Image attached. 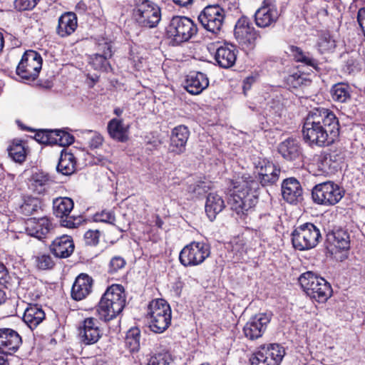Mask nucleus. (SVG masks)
<instances>
[{"label":"nucleus","mask_w":365,"mask_h":365,"mask_svg":"<svg viewBox=\"0 0 365 365\" xmlns=\"http://www.w3.org/2000/svg\"><path fill=\"white\" fill-rule=\"evenodd\" d=\"M278 152L287 160H302L303 158L302 148L296 138H289L280 143Z\"/></svg>","instance_id":"obj_23"},{"label":"nucleus","mask_w":365,"mask_h":365,"mask_svg":"<svg viewBox=\"0 0 365 365\" xmlns=\"http://www.w3.org/2000/svg\"><path fill=\"white\" fill-rule=\"evenodd\" d=\"M344 195V190L333 181H326L316 185L312 191L313 201L324 206L337 204Z\"/></svg>","instance_id":"obj_8"},{"label":"nucleus","mask_w":365,"mask_h":365,"mask_svg":"<svg viewBox=\"0 0 365 365\" xmlns=\"http://www.w3.org/2000/svg\"><path fill=\"white\" fill-rule=\"evenodd\" d=\"M190 135L188 128L180 125L174 128L171 132L169 151L176 155H180L185 151L186 144Z\"/></svg>","instance_id":"obj_22"},{"label":"nucleus","mask_w":365,"mask_h":365,"mask_svg":"<svg viewBox=\"0 0 365 365\" xmlns=\"http://www.w3.org/2000/svg\"><path fill=\"white\" fill-rule=\"evenodd\" d=\"M78 26L77 16L73 12H66L58 19L56 32L61 37H66L73 34Z\"/></svg>","instance_id":"obj_31"},{"label":"nucleus","mask_w":365,"mask_h":365,"mask_svg":"<svg viewBox=\"0 0 365 365\" xmlns=\"http://www.w3.org/2000/svg\"><path fill=\"white\" fill-rule=\"evenodd\" d=\"M232 193L228 204L241 218L248 215L255 206L258 200L259 183L251 177L242 176L232 181Z\"/></svg>","instance_id":"obj_2"},{"label":"nucleus","mask_w":365,"mask_h":365,"mask_svg":"<svg viewBox=\"0 0 365 365\" xmlns=\"http://www.w3.org/2000/svg\"><path fill=\"white\" fill-rule=\"evenodd\" d=\"M279 14L276 4L272 0H264L261 6L255 11V21L259 28H267L274 26Z\"/></svg>","instance_id":"obj_15"},{"label":"nucleus","mask_w":365,"mask_h":365,"mask_svg":"<svg viewBox=\"0 0 365 365\" xmlns=\"http://www.w3.org/2000/svg\"><path fill=\"white\" fill-rule=\"evenodd\" d=\"M53 180L43 172L34 173L31 179V188L38 194H42L50 187Z\"/></svg>","instance_id":"obj_36"},{"label":"nucleus","mask_w":365,"mask_h":365,"mask_svg":"<svg viewBox=\"0 0 365 365\" xmlns=\"http://www.w3.org/2000/svg\"><path fill=\"white\" fill-rule=\"evenodd\" d=\"M287 82L294 88H297L302 86H308L310 84L311 81L308 76L299 71L294 72L287 77Z\"/></svg>","instance_id":"obj_47"},{"label":"nucleus","mask_w":365,"mask_h":365,"mask_svg":"<svg viewBox=\"0 0 365 365\" xmlns=\"http://www.w3.org/2000/svg\"><path fill=\"white\" fill-rule=\"evenodd\" d=\"M209 85V80L205 74L201 72L192 71L186 78L185 89L192 95L201 93Z\"/></svg>","instance_id":"obj_28"},{"label":"nucleus","mask_w":365,"mask_h":365,"mask_svg":"<svg viewBox=\"0 0 365 365\" xmlns=\"http://www.w3.org/2000/svg\"><path fill=\"white\" fill-rule=\"evenodd\" d=\"M255 167L262 185H271L278 181L281 170L272 162L267 159H259Z\"/></svg>","instance_id":"obj_19"},{"label":"nucleus","mask_w":365,"mask_h":365,"mask_svg":"<svg viewBox=\"0 0 365 365\" xmlns=\"http://www.w3.org/2000/svg\"><path fill=\"white\" fill-rule=\"evenodd\" d=\"M255 81L253 77H247L243 81V91L244 93L246 94V91L251 88L252 83Z\"/></svg>","instance_id":"obj_61"},{"label":"nucleus","mask_w":365,"mask_h":365,"mask_svg":"<svg viewBox=\"0 0 365 365\" xmlns=\"http://www.w3.org/2000/svg\"><path fill=\"white\" fill-rule=\"evenodd\" d=\"M126 264L125 259L120 256H115L111 258L108 264V272L114 274L121 270Z\"/></svg>","instance_id":"obj_49"},{"label":"nucleus","mask_w":365,"mask_h":365,"mask_svg":"<svg viewBox=\"0 0 365 365\" xmlns=\"http://www.w3.org/2000/svg\"><path fill=\"white\" fill-rule=\"evenodd\" d=\"M73 205V201L70 197H57L53 201V214L56 217L63 218L71 213Z\"/></svg>","instance_id":"obj_37"},{"label":"nucleus","mask_w":365,"mask_h":365,"mask_svg":"<svg viewBox=\"0 0 365 365\" xmlns=\"http://www.w3.org/2000/svg\"><path fill=\"white\" fill-rule=\"evenodd\" d=\"M41 209V202L37 197L27 196L24 198V202L20 206L21 212L29 216Z\"/></svg>","instance_id":"obj_40"},{"label":"nucleus","mask_w":365,"mask_h":365,"mask_svg":"<svg viewBox=\"0 0 365 365\" xmlns=\"http://www.w3.org/2000/svg\"><path fill=\"white\" fill-rule=\"evenodd\" d=\"M357 21L363 31L364 36L365 37V7L361 8L358 11Z\"/></svg>","instance_id":"obj_59"},{"label":"nucleus","mask_w":365,"mask_h":365,"mask_svg":"<svg viewBox=\"0 0 365 365\" xmlns=\"http://www.w3.org/2000/svg\"><path fill=\"white\" fill-rule=\"evenodd\" d=\"M102 336L99 322L93 317L86 318L79 327V336L85 345L97 343Z\"/></svg>","instance_id":"obj_18"},{"label":"nucleus","mask_w":365,"mask_h":365,"mask_svg":"<svg viewBox=\"0 0 365 365\" xmlns=\"http://www.w3.org/2000/svg\"><path fill=\"white\" fill-rule=\"evenodd\" d=\"M234 34L240 44L253 46L258 34L250 20L246 16L240 18L235 26Z\"/></svg>","instance_id":"obj_16"},{"label":"nucleus","mask_w":365,"mask_h":365,"mask_svg":"<svg viewBox=\"0 0 365 365\" xmlns=\"http://www.w3.org/2000/svg\"><path fill=\"white\" fill-rule=\"evenodd\" d=\"M343 159L341 152L337 150L322 153L317 160L318 169L324 175H334L340 169Z\"/></svg>","instance_id":"obj_17"},{"label":"nucleus","mask_w":365,"mask_h":365,"mask_svg":"<svg viewBox=\"0 0 365 365\" xmlns=\"http://www.w3.org/2000/svg\"><path fill=\"white\" fill-rule=\"evenodd\" d=\"M100 237V232L97 230H88L84 234V240L85 243L87 245L95 246L98 244Z\"/></svg>","instance_id":"obj_52"},{"label":"nucleus","mask_w":365,"mask_h":365,"mask_svg":"<svg viewBox=\"0 0 365 365\" xmlns=\"http://www.w3.org/2000/svg\"><path fill=\"white\" fill-rule=\"evenodd\" d=\"M42 61L40 53L34 50H28L23 54L17 66L16 74L24 80H35L41 69Z\"/></svg>","instance_id":"obj_11"},{"label":"nucleus","mask_w":365,"mask_h":365,"mask_svg":"<svg viewBox=\"0 0 365 365\" xmlns=\"http://www.w3.org/2000/svg\"><path fill=\"white\" fill-rule=\"evenodd\" d=\"M45 319V313L37 304H29L23 315V321L31 329H35Z\"/></svg>","instance_id":"obj_32"},{"label":"nucleus","mask_w":365,"mask_h":365,"mask_svg":"<svg viewBox=\"0 0 365 365\" xmlns=\"http://www.w3.org/2000/svg\"><path fill=\"white\" fill-rule=\"evenodd\" d=\"M208 187L204 182L191 184L188 186L187 191L195 196H200L207 192Z\"/></svg>","instance_id":"obj_54"},{"label":"nucleus","mask_w":365,"mask_h":365,"mask_svg":"<svg viewBox=\"0 0 365 365\" xmlns=\"http://www.w3.org/2000/svg\"><path fill=\"white\" fill-rule=\"evenodd\" d=\"M172 361L171 355L168 352L161 351L151 355L148 365H170Z\"/></svg>","instance_id":"obj_46"},{"label":"nucleus","mask_w":365,"mask_h":365,"mask_svg":"<svg viewBox=\"0 0 365 365\" xmlns=\"http://www.w3.org/2000/svg\"><path fill=\"white\" fill-rule=\"evenodd\" d=\"M39 0H15V8L19 11L33 9Z\"/></svg>","instance_id":"obj_53"},{"label":"nucleus","mask_w":365,"mask_h":365,"mask_svg":"<svg viewBox=\"0 0 365 365\" xmlns=\"http://www.w3.org/2000/svg\"><path fill=\"white\" fill-rule=\"evenodd\" d=\"M210 255V247L204 242L193 241L180 252L179 260L184 267H195L202 264Z\"/></svg>","instance_id":"obj_9"},{"label":"nucleus","mask_w":365,"mask_h":365,"mask_svg":"<svg viewBox=\"0 0 365 365\" xmlns=\"http://www.w3.org/2000/svg\"><path fill=\"white\" fill-rule=\"evenodd\" d=\"M103 138L99 134H95L89 141V145L92 148H98L103 143Z\"/></svg>","instance_id":"obj_60"},{"label":"nucleus","mask_w":365,"mask_h":365,"mask_svg":"<svg viewBox=\"0 0 365 365\" xmlns=\"http://www.w3.org/2000/svg\"><path fill=\"white\" fill-rule=\"evenodd\" d=\"M321 239L319 229L310 222L296 227L292 233V245L296 250L300 251L315 247Z\"/></svg>","instance_id":"obj_6"},{"label":"nucleus","mask_w":365,"mask_h":365,"mask_svg":"<svg viewBox=\"0 0 365 365\" xmlns=\"http://www.w3.org/2000/svg\"><path fill=\"white\" fill-rule=\"evenodd\" d=\"M37 283V279L33 275H27L20 279L19 284L23 289H29Z\"/></svg>","instance_id":"obj_56"},{"label":"nucleus","mask_w":365,"mask_h":365,"mask_svg":"<svg viewBox=\"0 0 365 365\" xmlns=\"http://www.w3.org/2000/svg\"><path fill=\"white\" fill-rule=\"evenodd\" d=\"M327 241L339 250H348L350 240L349 233L342 229L333 230L327 234Z\"/></svg>","instance_id":"obj_34"},{"label":"nucleus","mask_w":365,"mask_h":365,"mask_svg":"<svg viewBox=\"0 0 365 365\" xmlns=\"http://www.w3.org/2000/svg\"><path fill=\"white\" fill-rule=\"evenodd\" d=\"M134 16L140 26L154 28L160 21V9L152 1L138 0L134 9Z\"/></svg>","instance_id":"obj_10"},{"label":"nucleus","mask_w":365,"mask_h":365,"mask_svg":"<svg viewBox=\"0 0 365 365\" xmlns=\"http://www.w3.org/2000/svg\"><path fill=\"white\" fill-rule=\"evenodd\" d=\"M298 281L307 296L318 302H325L331 296L330 284L312 272L302 274Z\"/></svg>","instance_id":"obj_5"},{"label":"nucleus","mask_w":365,"mask_h":365,"mask_svg":"<svg viewBox=\"0 0 365 365\" xmlns=\"http://www.w3.org/2000/svg\"><path fill=\"white\" fill-rule=\"evenodd\" d=\"M48 140L49 145L56 144L61 146H66L73 143L74 138L62 130H49Z\"/></svg>","instance_id":"obj_39"},{"label":"nucleus","mask_w":365,"mask_h":365,"mask_svg":"<svg viewBox=\"0 0 365 365\" xmlns=\"http://www.w3.org/2000/svg\"><path fill=\"white\" fill-rule=\"evenodd\" d=\"M197 24L184 16H175L166 28V34L173 46L188 41L197 33Z\"/></svg>","instance_id":"obj_4"},{"label":"nucleus","mask_w":365,"mask_h":365,"mask_svg":"<svg viewBox=\"0 0 365 365\" xmlns=\"http://www.w3.org/2000/svg\"><path fill=\"white\" fill-rule=\"evenodd\" d=\"M302 187L295 178H289L282 183V195L289 203H297L302 199Z\"/></svg>","instance_id":"obj_26"},{"label":"nucleus","mask_w":365,"mask_h":365,"mask_svg":"<svg viewBox=\"0 0 365 365\" xmlns=\"http://www.w3.org/2000/svg\"><path fill=\"white\" fill-rule=\"evenodd\" d=\"M56 169L58 173L64 175L73 173L76 169V159L73 154L61 152Z\"/></svg>","instance_id":"obj_38"},{"label":"nucleus","mask_w":365,"mask_h":365,"mask_svg":"<svg viewBox=\"0 0 365 365\" xmlns=\"http://www.w3.org/2000/svg\"><path fill=\"white\" fill-rule=\"evenodd\" d=\"M9 279L10 277L6 267L0 262V284L6 287Z\"/></svg>","instance_id":"obj_58"},{"label":"nucleus","mask_w":365,"mask_h":365,"mask_svg":"<svg viewBox=\"0 0 365 365\" xmlns=\"http://www.w3.org/2000/svg\"><path fill=\"white\" fill-rule=\"evenodd\" d=\"M49 130H40L35 134V140L40 143L49 145Z\"/></svg>","instance_id":"obj_57"},{"label":"nucleus","mask_w":365,"mask_h":365,"mask_svg":"<svg viewBox=\"0 0 365 365\" xmlns=\"http://www.w3.org/2000/svg\"><path fill=\"white\" fill-rule=\"evenodd\" d=\"M81 216H71L70 214L66 215L63 218H61V225L68 228H75L80 225L82 222Z\"/></svg>","instance_id":"obj_51"},{"label":"nucleus","mask_w":365,"mask_h":365,"mask_svg":"<svg viewBox=\"0 0 365 365\" xmlns=\"http://www.w3.org/2000/svg\"><path fill=\"white\" fill-rule=\"evenodd\" d=\"M98 52L90 58V63L95 70L107 71L109 67L108 59L112 56L111 46L107 42L98 45Z\"/></svg>","instance_id":"obj_27"},{"label":"nucleus","mask_w":365,"mask_h":365,"mask_svg":"<svg viewBox=\"0 0 365 365\" xmlns=\"http://www.w3.org/2000/svg\"><path fill=\"white\" fill-rule=\"evenodd\" d=\"M225 207V201L217 192H210L205 201V210L210 221H213L217 215Z\"/></svg>","instance_id":"obj_30"},{"label":"nucleus","mask_w":365,"mask_h":365,"mask_svg":"<svg viewBox=\"0 0 365 365\" xmlns=\"http://www.w3.org/2000/svg\"><path fill=\"white\" fill-rule=\"evenodd\" d=\"M150 328L155 333H163L171 322V309L163 299L152 301L148 306Z\"/></svg>","instance_id":"obj_7"},{"label":"nucleus","mask_w":365,"mask_h":365,"mask_svg":"<svg viewBox=\"0 0 365 365\" xmlns=\"http://www.w3.org/2000/svg\"><path fill=\"white\" fill-rule=\"evenodd\" d=\"M7 355L8 354L0 351V365H9V362L6 358Z\"/></svg>","instance_id":"obj_63"},{"label":"nucleus","mask_w":365,"mask_h":365,"mask_svg":"<svg viewBox=\"0 0 365 365\" xmlns=\"http://www.w3.org/2000/svg\"><path fill=\"white\" fill-rule=\"evenodd\" d=\"M285 351L278 344L262 345L250 358L252 365H279Z\"/></svg>","instance_id":"obj_13"},{"label":"nucleus","mask_w":365,"mask_h":365,"mask_svg":"<svg viewBox=\"0 0 365 365\" xmlns=\"http://www.w3.org/2000/svg\"><path fill=\"white\" fill-rule=\"evenodd\" d=\"M9 156L17 163H22L26 159V150L21 142H13L8 148Z\"/></svg>","instance_id":"obj_44"},{"label":"nucleus","mask_w":365,"mask_h":365,"mask_svg":"<svg viewBox=\"0 0 365 365\" xmlns=\"http://www.w3.org/2000/svg\"><path fill=\"white\" fill-rule=\"evenodd\" d=\"M125 306L123 287L120 284H113L106 289L98 303V317L102 321L109 322L120 314Z\"/></svg>","instance_id":"obj_3"},{"label":"nucleus","mask_w":365,"mask_h":365,"mask_svg":"<svg viewBox=\"0 0 365 365\" xmlns=\"http://www.w3.org/2000/svg\"><path fill=\"white\" fill-rule=\"evenodd\" d=\"M237 53L238 51L235 45L224 43L217 48L215 60L219 66L223 68H229L235 65Z\"/></svg>","instance_id":"obj_24"},{"label":"nucleus","mask_w":365,"mask_h":365,"mask_svg":"<svg viewBox=\"0 0 365 365\" xmlns=\"http://www.w3.org/2000/svg\"><path fill=\"white\" fill-rule=\"evenodd\" d=\"M21 344V337L16 331L10 328H0V351L12 354Z\"/></svg>","instance_id":"obj_20"},{"label":"nucleus","mask_w":365,"mask_h":365,"mask_svg":"<svg viewBox=\"0 0 365 365\" xmlns=\"http://www.w3.org/2000/svg\"><path fill=\"white\" fill-rule=\"evenodd\" d=\"M93 219L95 222H101L113 225L115 217L112 211L102 210L101 212H96Z\"/></svg>","instance_id":"obj_50"},{"label":"nucleus","mask_w":365,"mask_h":365,"mask_svg":"<svg viewBox=\"0 0 365 365\" xmlns=\"http://www.w3.org/2000/svg\"><path fill=\"white\" fill-rule=\"evenodd\" d=\"M26 225L28 234L39 240L45 238L52 229V225L47 217L30 218Z\"/></svg>","instance_id":"obj_29"},{"label":"nucleus","mask_w":365,"mask_h":365,"mask_svg":"<svg viewBox=\"0 0 365 365\" xmlns=\"http://www.w3.org/2000/svg\"><path fill=\"white\" fill-rule=\"evenodd\" d=\"M269 115L272 117H281L285 112V106L281 96H276L268 103Z\"/></svg>","instance_id":"obj_45"},{"label":"nucleus","mask_w":365,"mask_h":365,"mask_svg":"<svg viewBox=\"0 0 365 365\" xmlns=\"http://www.w3.org/2000/svg\"><path fill=\"white\" fill-rule=\"evenodd\" d=\"M35 262L36 267L42 270L51 269L55 265L53 258L47 254H43L36 257Z\"/></svg>","instance_id":"obj_48"},{"label":"nucleus","mask_w":365,"mask_h":365,"mask_svg":"<svg viewBox=\"0 0 365 365\" xmlns=\"http://www.w3.org/2000/svg\"><path fill=\"white\" fill-rule=\"evenodd\" d=\"M343 70L346 73L351 74L359 71L360 70V66L356 58L350 57L346 60Z\"/></svg>","instance_id":"obj_55"},{"label":"nucleus","mask_w":365,"mask_h":365,"mask_svg":"<svg viewBox=\"0 0 365 365\" xmlns=\"http://www.w3.org/2000/svg\"><path fill=\"white\" fill-rule=\"evenodd\" d=\"M225 17V10L218 4L207 5L198 15V21L207 31L217 34Z\"/></svg>","instance_id":"obj_12"},{"label":"nucleus","mask_w":365,"mask_h":365,"mask_svg":"<svg viewBox=\"0 0 365 365\" xmlns=\"http://www.w3.org/2000/svg\"><path fill=\"white\" fill-rule=\"evenodd\" d=\"M270 319V316L266 313H260L251 317L242 329L245 337L250 341L262 337Z\"/></svg>","instance_id":"obj_14"},{"label":"nucleus","mask_w":365,"mask_h":365,"mask_svg":"<svg viewBox=\"0 0 365 365\" xmlns=\"http://www.w3.org/2000/svg\"><path fill=\"white\" fill-rule=\"evenodd\" d=\"M74 243L71 236L63 235L55 238L50 245L51 252L58 258H67L74 251Z\"/></svg>","instance_id":"obj_25"},{"label":"nucleus","mask_w":365,"mask_h":365,"mask_svg":"<svg viewBox=\"0 0 365 365\" xmlns=\"http://www.w3.org/2000/svg\"><path fill=\"white\" fill-rule=\"evenodd\" d=\"M140 331L138 328L130 329L125 337V346L130 352L138 351L140 349Z\"/></svg>","instance_id":"obj_42"},{"label":"nucleus","mask_w":365,"mask_h":365,"mask_svg":"<svg viewBox=\"0 0 365 365\" xmlns=\"http://www.w3.org/2000/svg\"><path fill=\"white\" fill-rule=\"evenodd\" d=\"M317 46L321 53L333 52L336 41L329 33H324L319 38Z\"/></svg>","instance_id":"obj_43"},{"label":"nucleus","mask_w":365,"mask_h":365,"mask_svg":"<svg viewBox=\"0 0 365 365\" xmlns=\"http://www.w3.org/2000/svg\"><path fill=\"white\" fill-rule=\"evenodd\" d=\"M93 365H108V363L103 359H96Z\"/></svg>","instance_id":"obj_64"},{"label":"nucleus","mask_w":365,"mask_h":365,"mask_svg":"<svg viewBox=\"0 0 365 365\" xmlns=\"http://www.w3.org/2000/svg\"><path fill=\"white\" fill-rule=\"evenodd\" d=\"M173 2L180 6H187L191 4L193 0H173Z\"/></svg>","instance_id":"obj_62"},{"label":"nucleus","mask_w":365,"mask_h":365,"mask_svg":"<svg viewBox=\"0 0 365 365\" xmlns=\"http://www.w3.org/2000/svg\"><path fill=\"white\" fill-rule=\"evenodd\" d=\"M93 283V279L87 274H80L73 284L71 292V298L75 301L86 299L92 292Z\"/></svg>","instance_id":"obj_21"},{"label":"nucleus","mask_w":365,"mask_h":365,"mask_svg":"<svg viewBox=\"0 0 365 365\" xmlns=\"http://www.w3.org/2000/svg\"><path fill=\"white\" fill-rule=\"evenodd\" d=\"M332 100L338 103H347L351 99V88L345 83H337L330 89Z\"/></svg>","instance_id":"obj_35"},{"label":"nucleus","mask_w":365,"mask_h":365,"mask_svg":"<svg viewBox=\"0 0 365 365\" xmlns=\"http://www.w3.org/2000/svg\"><path fill=\"white\" fill-rule=\"evenodd\" d=\"M107 130L109 136L118 142L124 143L128 140V127L124 125L121 119H111L108 123Z\"/></svg>","instance_id":"obj_33"},{"label":"nucleus","mask_w":365,"mask_h":365,"mask_svg":"<svg viewBox=\"0 0 365 365\" xmlns=\"http://www.w3.org/2000/svg\"><path fill=\"white\" fill-rule=\"evenodd\" d=\"M291 51L293 53L294 59L297 62H301L305 65L312 66V68H318V61L315 58L309 56V53L303 52V51L297 46H292Z\"/></svg>","instance_id":"obj_41"},{"label":"nucleus","mask_w":365,"mask_h":365,"mask_svg":"<svg viewBox=\"0 0 365 365\" xmlns=\"http://www.w3.org/2000/svg\"><path fill=\"white\" fill-rule=\"evenodd\" d=\"M340 125L334 113L324 108H315L305 118L302 133L309 146L326 147L339 138Z\"/></svg>","instance_id":"obj_1"}]
</instances>
